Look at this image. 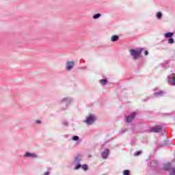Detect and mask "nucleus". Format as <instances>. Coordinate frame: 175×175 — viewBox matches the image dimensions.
<instances>
[{
  "instance_id": "f8f14e48",
  "label": "nucleus",
  "mask_w": 175,
  "mask_h": 175,
  "mask_svg": "<svg viewBox=\"0 0 175 175\" xmlns=\"http://www.w3.org/2000/svg\"><path fill=\"white\" fill-rule=\"evenodd\" d=\"M156 17L158 20H161V18H162V12H158L156 14Z\"/></svg>"
},
{
  "instance_id": "aec40b11",
  "label": "nucleus",
  "mask_w": 175,
  "mask_h": 175,
  "mask_svg": "<svg viewBox=\"0 0 175 175\" xmlns=\"http://www.w3.org/2000/svg\"><path fill=\"white\" fill-rule=\"evenodd\" d=\"M168 43H170V44L174 43V40L173 38H170L168 40Z\"/></svg>"
},
{
  "instance_id": "f257e3e1",
  "label": "nucleus",
  "mask_w": 175,
  "mask_h": 175,
  "mask_svg": "<svg viewBox=\"0 0 175 175\" xmlns=\"http://www.w3.org/2000/svg\"><path fill=\"white\" fill-rule=\"evenodd\" d=\"M144 49L143 48H137L136 49H130L129 53L133 57V59H137L139 57H140V54H142V51H143Z\"/></svg>"
},
{
  "instance_id": "f3484780",
  "label": "nucleus",
  "mask_w": 175,
  "mask_h": 175,
  "mask_svg": "<svg viewBox=\"0 0 175 175\" xmlns=\"http://www.w3.org/2000/svg\"><path fill=\"white\" fill-rule=\"evenodd\" d=\"M100 83L102 84V85H105V84L107 83V80H106V79H101V80H100Z\"/></svg>"
},
{
  "instance_id": "39448f33",
  "label": "nucleus",
  "mask_w": 175,
  "mask_h": 175,
  "mask_svg": "<svg viewBox=\"0 0 175 175\" xmlns=\"http://www.w3.org/2000/svg\"><path fill=\"white\" fill-rule=\"evenodd\" d=\"M136 116V112L133 113L132 114L129 115V116L126 117V122H132V120Z\"/></svg>"
},
{
  "instance_id": "f03ea898",
  "label": "nucleus",
  "mask_w": 175,
  "mask_h": 175,
  "mask_svg": "<svg viewBox=\"0 0 175 175\" xmlns=\"http://www.w3.org/2000/svg\"><path fill=\"white\" fill-rule=\"evenodd\" d=\"M95 122V116L93 114H90L87 118L86 120H84V122L87 124L88 125H91L94 124Z\"/></svg>"
},
{
  "instance_id": "0eeeda50",
  "label": "nucleus",
  "mask_w": 175,
  "mask_h": 175,
  "mask_svg": "<svg viewBox=\"0 0 175 175\" xmlns=\"http://www.w3.org/2000/svg\"><path fill=\"white\" fill-rule=\"evenodd\" d=\"M174 76V74L168 76V83H170V80H172V82L171 83L172 85H175V77Z\"/></svg>"
},
{
  "instance_id": "2eb2a0df",
  "label": "nucleus",
  "mask_w": 175,
  "mask_h": 175,
  "mask_svg": "<svg viewBox=\"0 0 175 175\" xmlns=\"http://www.w3.org/2000/svg\"><path fill=\"white\" fill-rule=\"evenodd\" d=\"M81 169H83V170H85V172L88 170V165H87V164L81 165Z\"/></svg>"
},
{
  "instance_id": "b1692460",
  "label": "nucleus",
  "mask_w": 175,
  "mask_h": 175,
  "mask_svg": "<svg viewBox=\"0 0 175 175\" xmlns=\"http://www.w3.org/2000/svg\"><path fill=\"white\" fill-rule=\"evenodd\" d=\"M36 124H42V121H40V120H38L36 121Z\"/></svg>"
},
{
  "instance_id": "ddd939ff",
  "label": "nucleus",
  "mask_w": 175,
  "mask_h": 175,
  "mask_svg": "<svg viewBox=\"0 0 175 175\" xmlns=\"http://www.w3.org/2000/svg\"><path fill=\"white\" fill-rule=\"evenodd\" d=\"M154 96H161V95H163V92L159 91L158 92H154Z\"/></svg>"
},
{
  "instance_id": "393cba45",
  "label": "nucleus",
  "mask_w": 175,
  "mask_h": 175,
  "mask_svg": "<svg viewBox=\"0 0 175 175\" xmlns=\"http://www.w3.org/2000/svg\"><path fill=\"white\" fill-rule=\"evenodd\" d=\"M144 55H148V51H144Z\"/></svg>"
},
{
  "instance_id": "a878e982",
  "label": "nucleus",
  "mask_w": 175,
  "mask_h": 175,
  "mask_svg": "<svg viewBox=\"0 0 175 175\" xmlns=\"http://www.w3.org/2000/svg\"><path fill=\"white\" fill-rule=\"evenodd\" d=\"M64 124L66 126V125H68V122H64Z\"/></svg>"
},
{
  "instance_id": "5701e85b",
  "label": "nucleus",
  "mask_w": 175,
  "mask_h": 175,
  "mask_svg": "<svg viewBox=\"0 0 175 175\" xmlns=\"http://www.w3.org/2000/svg\"><path fill=\"white\" fill-rule=\"evenodd\" d=\"M80 167H81V165L79 164L77 166H75V170H77L80 169Z\"/></svg>"
},
{
  "instance_id": "6ab92c4d",
  "label": "nucleus",
  "mask_w": 175,
  "mask_h": 175,
  "mask_svg": "<svg viewBox=\"0 0 175 175\" xmlns=\"http://www.w3.org/2000/svg\"><path fill=\"white\" fill-rule=\"evenodd\" d=\"M142 150H139V151H138V152H135V153H134V157H139V155H140L141 154H142Z\"/></svg>"
},
{
  "instance_id": "20e7f679",
  "label": "nucleus",
  "mask_w": 175,
  "mask_h": 175,
  "mask_svg": "<svg viewBox=\"0 0 175 175\" xmlns=\"http://www.w3.org/2000/svg\"><path fill=\"white\" fill-rule=\"evenodd\" d=\"M164 169L165 170H169L170 171V175H175V167L170 168V164L167 163L164 165Z\"/></svg>"
},
{
  "instance_id": "9b49d317",
  "label": "nucleus",
  "mask_w": 175,
  "mask_h": 175,
  "mask_svg": "<svg viewBox=\"0 0 175 175\" xmlns=\"http://www.w3.org/2000/svg\"><path fill=\"white\" fill-rule=\"evenodd\" d=\"M119 38H120V37L118 36H113L111 38V42H117V40H118Z\"/></svg>"
},
{
  "instance_id": "423d86ee",
  "label": "nucleus",
  "mask_w": 175,
  "mask_h": 175,
  "mask_svg": "<svg viewBox=\"0 0 175 175\" xmlns=\"http://www.w3.org/2000/svg\"><path fill=\"white\" fill-rule=\"evenodd\" d=\"M24 157L25 158H38V154H35V153H31V152H26L24 154Z\"/></svg>"
},
{
  "instance_id": "dca6fc26",
  "label": "nucleus",
  "mask_w": 175,
  "mask_h": 175,
  "mask_svg": "<svg viewBox=\"0 0 175 175\" xmlns=\"http://www.w3.org/2000/svg\"><path fill=\"white\" fill-rule=\"evenodd\" d=\"M165 38H172L173 36V33H166L164 34Z\"/></svg>"
},
{
  "instance_id": "4be33fe9",
  "label": "nucleus",
  "mask_w": 175,
  "mask_h": 175,
  "mask_svg": "<svg viewBox=\"0 0 175 175\" xmlns=\"http://www.w3.org/2000/svg\"><path fill=\"white\" fill-rule=\"evenodd\" d=\"M123 174L124 175H129V170H124V172H123Z\"/></svg>"
},
{
  "instance_id": "a211bd4d",
  "label": "nucleus",
  "mask_w": 175,
  "mask_h": 175,
  "mask_svg": "<svg viewBox=\"0 0 175 175\" xmlns=\"http://www.w3.org/2000/svg\"><path fill=\"white\" fill-rule=\"evenodd\" d=\"M81 161V159L80 157H76L74 160L75 163H79Z\"/></svg>"
},
{
  "instance_id": "4468645a",
  "label": "nucleus",
  "mask_w": 175,
  "mask_h": 175,
  "mask_svg": "<svg viewBox=\"0 0 175 175\" xmlns=\"http://www.w3.org/2000/svg\"><path fill=\"white\" fill-rule=\"evenodd\" d=\"M102 16V14H96L92 16V18L94 20H96L97 18H99V17H100Z\"/></svg>"
},
{
  "instance_id": "412c9836",
  "label": "nucleus",
  "mask_w": 175,
  "mask_h": 175,
  "mask_svg": "<svg viewBox=\"0 0 175 175\" xmlns=\"http://www.w3.org/2000/svg\"><path fill=\"white\" fill-rule=\"evenodd\" d=\"M72 140H74L75 142L79 140V136H73Z\"/></svg>"
},
{
  "instance_id": "1a4fd4ad",
  "label": "nucleus",
  "mask_w": 175,
  "mask_h": 175,
  "mask_svg": "<svg viewBox=\"0 0 175 175\" xmlns=\"http://www.w3.org/2000/svg\"><path fill=\"white\" fill-rule=\"evenodd\" d=\"M161 126H157L153 129H151V132H155V133H158V132H161Z\"/></svg>"
},
{
  "instance_id": "6e6552de",
  "label": "nucleus",
  "mask_w": 175,
  "mask_h": 175,
  "mask_svg": "<svg viewBox=\"0 0 175 175\" xmlns=\"http://www.w3.org/2000/svg\"><path fill=\"white\" fill-rule=\"evenodd\" d=\"M109 149H105V150L102 153V157L104 159H106V158H107V155H109Z\"/></svg>"
},
{
  "instance_id": "7ed1b4c3",
  "label": "nucleus",
  "mask_w": 175,
  "mask_h": 175,
  "mask_svg": "<svg viewBox=\"0 0 175 175\" xmlns=\"http://www.w3.org/2000/svg\"><path fill=\"white\" fill-rule=\"evenodd\" d=\"M75 67V62L74 61H67L66 63V70H72Z\"/></svg>"
},
{
  "instance_id": "9d476101",
  "label": "nucleus",
  "mask_w": 175,
  "mask_h": 175,
  "mask_svg": "<svg viewBox=\"0 0 175 175\" xmlns=\"http://www.w3.org/2000/svg\"><path fill=\"white\" fill-rule=\"evenodd\" d=\"M62 102H66L67 103H69L72 102V98H70V97H66L62 100Z\"/></svg>"
}]
</instances>
